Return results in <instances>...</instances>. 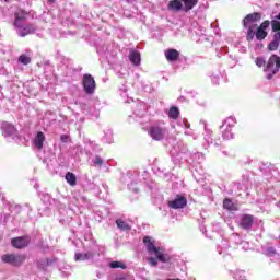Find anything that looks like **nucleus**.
I'll return each instance as SVG.
<instances>
[{
    "label": "nucleus",
    "mask_w": 280,
    "mask_h": 280,
    "mask_svg": "<svg viewBox=\"0 0 280 280\" xmlns=\"http://www.w3.org/2000/svg\"><path fill=\"white\" fill-rule=\"evenodd\" d=\"M167 130L160 126H151L149 128V135L154 141H163L165 139V132Z\"/></svg>",
    "instance_id": "0eeeda50"
},
{
    "label": "nucleus",
    "mask_w": 280,
    "mask_h": 280,
    "mask_svg": "<svg viewBox=\"0 0 280 280\" xmlns=\"http://www.w3.org/2000/svg\"><path fill=\"white\" fill-rule=\"evenodd\" d=\"M114 280H126V278L122 276H119V277H116Z\"/></svg>",
    "instance_id": "2f4dec72"
},
{
    "label": "nucleus",
    "mask_w": 280,
    "mask_h": 280,
    "mask_svg": "<svg viewBox=\"0 0 280 280\" xmlns=\"http://www.w3.org/2000/svg\"><path fill=\"white\" fill-rule=\"evenodd\" d=\"M66 180L71 187H75L78 185V177L71 172L66 174Z\"/></svg>",
    "instance_id": "aec40b11"
},
{
    "label": "nucleus",
    "mask_w": 280,
    "mask_h": 280,
    "mask_svg": "<svg viewBox=\"0 0 280 280\" xmlns=\"http://www.w3.org/2000/svg\"><path fill=\"white\" fill-rule=\"evenodd\" d=\"M178 117H180V110H178V107L176 106L171 107L168 110V118L176 120L178 119Z\"/></svg>",
    "instance_id": "4be33fe9"
},
{
    "label": "nucleus",
    "mask_w": 280,
    "mask_h": 280,
    "mask_svg": "<svg viewBox=\"0 0 280 280\" xmlns=\"http://www.w3.org/2000/svg\"><path fill=\"white\" fill-rule=\"evenodd\" d=\"M255 222V217L253 214H243L241 218L240 226L245 231H248L253 228V223Z\"/></svg>",
    "instance_id": "f8f14e48"
},
{
    "label": "nucleus",
    "mask_w": 280,
    "mask_h": 280,
    "mask_svg": "<svg viewBox=\"0 0 280 280\" xmlns=\"http://www.w3.org/2000/svg\"><path fill=\"white\" fill-rule=\"evenodd\" d=\"M270 25H272V22L266 20L258 26V28L264 30L266 32L268 27H270Z\"/></svg>",
    "instance_id": "bb28decb"
},
{
    "label": "nucleus",
    "mask_w": 280,
    "mask_h": 280,
    "mask_svg": "<svg viewBox=\"0 0 280 280\" xmlns=\"http://www.w3.org/2000/svg\"><path fill=\"white\" fill-rule=\"evenodd\" d=\"M167 62H178L180 60V51L174 48H168L164 51Z\"/></svg>",
    "instance_id": "9b49d317"
},
{
    "label": "nucleus",
    "mask_w": 280,
    "mask_h": 280,
    "mask_svg": "<svg viewBox=\"0 0 280 280\" xmlns=\"http://www.w3.org/2000/svg\"><path fill=\"white\" fill-rule=\"evenodd\" d=\"M33 143L37 150H43V145L45 143V133H43V131H38Z\"/></svg>",
    "instance_id": "2eb2a0df"
},
{
    "label": "nucleus",
    "mask_w": 280,
    "mask_h": 280,
    "mask_svg": "<svg viewBox=\"0 0 280 280\" xmlns=\"http://www.w3.org/2000/svg\"><path fill=\"white\" fill-rule=\"evenodd\" d=\"M185 7H183L182 0H171L168 2L167 9L172 10V12H180V10H184Z\"/></svg>",
    "instance_id": "4468645a"
},
{
    "label": "nucleus",
    "mask_w": 280,
    "mask_h": 280,
    "mask_svg": "<svg viewBox=\"0 0 280 280\" xmlns=\"http://www.w3.org/2000/svg\"><path fill=\"white\" fill-rule=\"evenodd\" d=\"M60 141L62 143H69V136L68 135H61L60 136Z\"/></svg>",
    "instance_id": "7c9ffc66"
},
{
    "label": "nucleus",
    "mask_w": 280,
    "mask_h": 280,
    "mask_svg": "<svg viewBox=\"0 0 280 280\" xmlns=\"http://www.w3.org/2000/svg\"><path fill=\"white\" fill-rule=\"evenodd\" d=\"M148 261H149L150 266H159V261L154 257H149Z\"/></svg>",
    "instance_id": "c756f323"
},
{
    "label": "nucleus",
    "mask_w": 280,
    "mask_h": 280,
    "mask_svg": "<svg viewBox=\"0 0 280 280\" xmlns=\"http://www.w3.org/2000/svg\"><path fill=\"white\" fill-rule=\"evenodd\" d=\"M92 257H93V253H91V252H88L85 254L77 253L75 254V261H86L89 259H92Z\"/></svg>",
    "instance_id": "412c9836"
},
{
    "label": "nucleus",
    "mask_w": 280,
    "mask_h": 280,
    "mask_svg": "<svg viewBox=\"0 0 280 280\" xmlns=\"http://www.w3.org/2000/svg\"><path fill=\"white\" fill-rule=\"evenodd\" d=\"M199 0H182V3H184V12H189L198 5Z\"/></svg>",
    "instance_id": "a211bd4d"
},
{
    "label": "nucleus",
    "mask_w": 280,
    "mask_h": 280,
    "mask_svg": "<svg viewBox=\"0 0 280 280\" xmlns=\"http://www.w3.org/2000/svg\"><path fill=\"white\" fill-rule=\"evenodd\" d=\"M143 244L144 246H147V249L149 253H156L159 250H161V247H156V245H154V242H152V237L150 236H144L143 237Z\"/></svg>",
    "instance_id": "ddd939ff"
},
{
    "label": "nucleus",
    "mask_w": 280,
    "mask_h": 280,
    "mask_svg": "<svg viewBox=\"0 0 280 280\" xmlns=\"http://www.w3.org/2000/svg\"><path fill=\"white\" fill-rule=\"evenodd\" d=\"M54 1H56V0H50L51 3H54Z\"/></svg>",
    "instance_id": "473e14b6"
},
{
    "label": "nucleus",
    "mask_w": 280,
    "mask_h": 280,
    "mask_svg": "<svg viewBox=\"0 0 280 280\" xmlns=\"http://www.w3.org/2000/svg\"><path fill=\"white\" fill-rule=\"evenodd\" d=\"M271 30L275 32L273 39L269 43V51H277L280 45V22L277 20L271 21Z\"/></svg>",
    "instance_id": "f03ea898"
},
{
    "label": "nucleus",
    "mask_w": 280,
    "mask_h": 280,
    "mask_svg": "<svg viewBox=\"0 0 280 280\" xmlns=\"http://www.w3.org/2000/svg\"><path fill=\"white\" fill-rule=\"evenodd\" d=\"M109 268H114V269L121 268V270H126V264H124L122 261H112L109 264Z\"/></svg>",
    "instance_id": "393cba45"
},
{
    "label": "nucleus",
    "mask_w": 280,
    "mask_h": 280,
    "mask_svg": "<svg viewBox=\"0 0 280 280\" xmlns=\"http://www.w3.org/2000/svg\"><path fill=\"white\" fill-rule=\"evenodd\" d=\"M94 165L96 167H102V165H104V160L100 155H96L94 160Z\"/></svg>",
    "instance_id": "cd10ccee"
},
{
    "label": "nucleus",
    "mask_w": 280,
    "mask_h": 280,
    "mask_svg": "<svg viewBox=\"0 0 280 280\" xmlns=\"http://www.w3.org/2000/svg\"><path fill=\"white\" fill-rule=\"evenodd\" d=\"M116 225L118 226V229H120V231H130V229H132L126 221L121 219L116 220Z\"/></svg>",
    "instance_id": "5701e85b"
},
{
    "label": "nucleus",
    "mask_w": 280,
    "mask_h": 280,
    "mask_svg": "<svg viewBox=\"0 0 280 280\" xmlns=\"http://www.w3.org/2000/svg\"><path fill=\"white\" fill-rule=\"evenodd\" d=\"M154 255L156 256V259H159V261H162L163 264H167V261H170V257L163 254L161 249L156 250Z\"/></svg>",
    "instance_id": "b1692460"
},
{
    "label": "nucleus",
    "mask_w": 280,
    "mask_h": 280,
    "mask_svg": "<svg viewBox=\"0 0 280 280\" xmlns=\"http://www.w3.org/2000/svg\"><path fill=\"white\" fill-rule=\"evenodd\" d=\"M2 130L7 137H12V135L16 133V127L10 122H3L2 124Z\"/></svg>",
    "instance_id": "dca6fc26"
},
{
    "label": "nucleus",
    "mask_w": 280,
    "mask_h": 280,
    "mask_svg": "<svg viewBox=\"0 0 280 280\" xmlns=\"http://www.w3.org/2000/svg\"><path fill=\"white\" fill-rule=\"evenodd\" d=\"M15 30H18V34L21 38H25V36H30V34H34V32H36V25L32 23L26 25L22 24V27H15Z\"/></svg>",
    "instance_id": "9d476101"
},
{
    "label": "nucleus",
    "mask_w": 280,
    "mask_h": 280,
    "mask_svg": "<svg viewBox=\"0 0 280 280\" xmlns=\"http://www.w3.org/2000/svg\"><path fill=\"white\" fill-rule=\"evenodd\" d=\"M256 65L257 67H266V60H264L261 57H258L256 58Z\"/></svg>",
    "instance_id": "c85d7f7f"
},
{
    "label": "nucleus",
    "mask_w": 280,
    "mask_h": 280,
    "mask_svg": "<svg viewBox=\"0 0 280 280\" xmlns=\"http://www.w3.org/2000/svg\"><path fill=\"white\" fill-rule=\"evenodd\" d=\"M223 209H226V211H237V205L233 202L230 198H225L223 200Z\"/></svg>",
    "instance_id": "6ab92c4d"
},
{
    "label": "nucleus",
    "mask_w": 280,
    "mask_h": 280,
    "mask_svg": "<svg viewBox=\"0 0 280 280\" xmlns=\"http://www.w3.org/2000/svg\"><path fill=\"white\" fill-rule=\"evenodd\" d=\"M82 84L86 95H93L95 93V89L97 85L95 83V79L93 78V75L84 74Z\"/></svg>",
    "instance_id": "20e7f679"
},
{
    "label": "nucleus",
    "mask_w": 280,
    "mask_h": 280,
    "mask_svg": "<svg viewBox=\"0 0 280 280\" xmlns=\"http://www.w3.org/2000/svg\"><path fill=\"white\" fill-rule=\"evenodd\" d=\"M280 69V57L277 55H272L266 67V71H270L271 75H275Z\"/></svg>",
    "instance_id": "6e6552de"
},
{
    "label": "nucleus",
    "mask_w": 280,
    "mask_h": 280,
    "mask_svg": "<svg viewBox=\"0 0 280 280\" xmlns=\"http://www.w3.org/2000/svg\"><path fill=\"white\" fill-rule=\"evenodd\" d=\"M129 60L132 65L139 67V65H141V54L139 51H131L129 55Z\"/></svg>",
    "instance_id": "f3484780"
},
{
    "label": "nucleus",
    "mask_w": 280,
    "mask_h": 280,
    "mask_svg": "<svg viewBox=\"0 0 280 280\" xmlns=\"http://www.w3.org/2000/svg\"><path fill=\"white\" fill-rule=\"evenodd\" d=\"M170 209H185L187 207V197L177 195L174 200L168 201Z\"/></svg>",
    "instance_id": "1a4fd4ad"
},
{
    "label": "nucleus",
    "mask_w": 280,
    "mask_h": 280,
    "mask_svg": "<svg viewBox=\"0 0 280 280\" xmlns=\"http://www.w3.org/2000/svg\"><path fill=\"white\" fill-rule=\"evenodd\" d=\"M30 242H32V238L27 235L18 236L11 240V245L13 246V248H18V250H22L23 248H27L30 246Z\"/></svg>",
    "instance_id": "423d86ee"
},
{
    "label": "nucleus",
    "mask_w": 280,
    "mask_h": 280,
    "mask_svg": "<svg viewBox=\"0 0 280 280\" xmlns=\"http://www.w3.org/2000/svg\"><path fill=\"white\" fill-rule=\"evenodd\" d=\"M257 21H261V13L255 12L247 14L243 20V27L247 28L246 40L253 43V40H266L268 32L257 26Z\"/></svg>",
    "instance_id": "f257e3e1"
},
{
    "label": "nucleus",
    "mask_w": 280,
    "mask_h": 280,
    "mask_svg": "<svg viewBox=\"0 0 280 280\" xmlns=\"http://www.w3.org/2000/svg\"><path fill=\"white\" fill-rule=\"evenodd\" d=\"M19 62H21V65H30V62H32V58L26 55H21L19 57Z\"/></svg>",
    "instance_id": "a878e982"
},
{
    "label": "nucleus",
    "mask_w": 280,
    "mask_h": 280,
    "mask_svg": "<svg viewBox=\"0 0 280 280\" xmlns=\"http://www.w3.org/2000/svg\"><path fill=\"white\" fill-rule=\"evenodd\" d=\"M14 21L13 26L14 27H23V23L27 21V16H30V11H26L25 9H18L14 14Z\"/></svg>",
    "instance_id": "39448f33"
},
{
    "label": "nucleus",
    "mask_w": 280,
    "mask_h": 280,
    "mask_svg": "<svg viewBox=\"0 0 280 280\" xmlns=\"http://www.w3.org/2000/svg\"><path fill=\"white\" fill-rule=\"evenodd\" d=\"M1 261L3 264H9L10 266H21L23 261H25V255L4 254L1 256Z\"/></svg>",
    "instance_id": "7ed1b4c3"
}]
</instances>
